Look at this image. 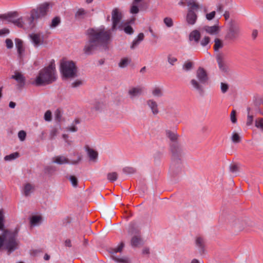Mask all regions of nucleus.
<instances>
[{
  "label": "nucleus",
  "mask_w": 263,
  "mask_h": 263,
  "mask_svg": "<svg viewBox=\"0 0 263 263\" xmlns=\"http://www.w3.org/2000/svg\"><path fill=\"white\" fill-rule=\"evenodd\" d=\"M0 20L12 23L15 27L26 31L32 30L35 26V21L30 12L21 16H18L16 11L0 14Z\"/></svg>",
  "instance_id": "f257e3e1"
},
{
  "label": "nucleus",
  "mask_w": 263,
  "mask_h": 263,
  "mask_svg": "<svg viewBox=\"0 0 263 263\" xmlns=\"http://www.w3.org/2000/svg\"><path fill=\"white\" fill-rule=\"evenodd\" d=\"M110 38V34H89L84 48V53L90 55L97 51L106 50Z\"/></svg>",
  "instance_id": "f03ea898"
},
{
  "label": "nucleus",
  "mask_w": 263,
  "mask_h": 263,
  "mask_svg": "<svg viewBox=\"0 0 263 263\" xmlns=\"http://www.w3.org/2000/svg\"><path fill=\"white\" fill-rule=\"evenodd\" d=\"M56 79L55 61L51 60L49 65L40 70L37 76L31 83L33 85L40 86L50 84L55 81Z\"/></svg>",
  "instance_id": "7ed1b4c3"
},
{
  "label": "nucleus",
  "mask_w": 263,
  "mask_h": 263,
  "mask_svg": "<svg viewBox=\"0 0 263 263\" xmlns=\"http://www.w3.org/2000/svg\"><path fill=\"white\" fill-rule=\"evenodd\" d=\"M209 80L206 71L202 67H199L196 71V78L191 80L190 83L191 88L196 91L200 97L205 96V90L203 85Z\"/></svg>",
  "instance_id": "20e7f679"
},
{
  "label": "nucleus",
  "mask_w": 263,
  "mask_h": 263,
  "mask_svg": "<svg viewBox=\"0 0 263 263\" xmlns=\"http://www.w3.org/2000/svg\"><path fill=\"white\" fill-rule=\"evenodd\" d=\"M17 232L6 230L0 236V249L3 248L8 254L18 248L19 242L16 240Z\"/></svg>",
  "instance_id": "39448f33"
},
{
  "label": "nucleus",
  "mask_w": 263,
  "mask_h": 263,
  "mask_svg": "<svg viewBox=\"0 0 263 263\" xmlns=\"http://www.w3.org/2000/svg\"><path fill=\"white\" fill-rule=\"evenodd\" d=\"M123 14L117 8H114L111 12L112 29L116 31L119 29L120 31L124 30L125 33H132L133 29L127 21H122Z\"/></svg>",
  "instance_id": "423d86ee"
},
{
  "label": "nucleus",
  "mask_w": 263,
  "mask_h": 263,
  "mask_svg": "<svg viewBox=\"0 0 263 263\" xmlns=\"http://www.w3.org/2000/svg\"><path fill=\"white\" fill-rule=\"evenodd\" d=\"M61 71L65 78H74L76 76L77 67L73 62L63 61L61 64Z\"/></svg>",
  "instance_id": "0eeeda50"
},
{
  "label": "nucleus",
  "mask_w": 263,
  "mask_h": 263,
  "mask_svg": "<svg viewBox=\"0 0 263 263\" xmlns=\"http://www.w3.org/2000/svg\"><path fill=\"white\" fill-rule=\"evenodd\" d=\"M124 247L123 242H121L117 247L109 249V252L112 254V259L118 263H130V259L126 256L119 257L115 254L118 252H121Z\"/></svg>",
  "instance_id": "6e6552de"
},
{
  "label": "nucleus",
  "mask_w": 263,
  "mask_h": 263,
  "mask_svg": "<svg viewBox=\"0 0 263 263\" xmlns=\"http://www.w3.org/2000/svg\"><path fill=\"white\" fill-rule=\"evenodd\" d=\"M49 5L47 3H44L41 5L36 9H33L30 12L33 16L34 21L44 17L47 14L48 11Z\"/></svg>",
  "instance_id": "1a4fd4ad"
},
{
  "label": "nucleus",
  "mask_w": 263,
  "mask_h": 263,
  "mask_svg": "<svg viewBox=\"0 0 263 263\" xmlns=\"http://www.w3.org/2000/svg\"><path fill=\"white\" fill-rule=\"evenodd\" d=\"M189 39L191 44H198L200 42L201 45L203 47L206 46L210 42L209 37L205 36L200 42L201 39V34H189Z\"/></svg>",
  "instance_id": "9d476101"
},
{
  "label": "nucleus",
  "mask_w": 263,
  "mask_h": 263,
  "mask_svg": "<svg viewBox=\"0 0 263 263\" xmlns=\"http://www.w3.org/2000/svg\"><path fill=\"white\" fill-rule=\"evenodd\" d=\"M81 160V157L79 156L77 160L70 161L67 158L64 156H55L52 158V162L59 164H77Z\"/></svg>",
  "instance_id": "9b49d317"
},
{
  "label": "nucleus",
  "mask_w": 263,
  "mask_h": 263,
  "mask_svg": "<svg viewBox=\"0 0 263 263\" xmlns=\"http://www.w3.org/2000/svg\"><path fill=\"white\" fill-rule=\"evenodd\" d=\"M216 61L220 70L222 72H227L229 67L224 55L222 53H218L216 55Z\"/></svg>",
  "instance_id": "f8f14e48"
},
{
  "label": "nucleus",
  "mask_w": 263,
  "mask_h": 263,
  "mask_svg": "<svg viewBox=\"0 0 263 263\" xmlns=\"http://www.w3.org/2000/svg\"><path fill=\"white\" fill-rule=\"evenodd\" d=\"M29 37L34 47L37 48L46 42L43 34H29Z\"/></svg>",
  "instance_id": "ddd939ff"
},
{
  "label": "nucleus",
  "mask_w": 263,
  "mask_h": 263,
  "mask_svg": "<svg viewBox=\"0 0 263 263\" xmlns=\"http://www.w3.org/2000/svg\"><path fill=\"white\" fill-rule=\"evenodd\" d=\"M15 43L18 58L20 60H23L25 56V49L23 42L21 40L16 39L15 40Z\"/></svg>",
  "instance_id": "4468645a"
},
{
  "label": "nucleus",
  "mask_w": 263,
  "mask_h": 263,
  "mask_svg": "<svg viewBox=\"0 0 263 263\" xmlns=\"http://www.w3.org/2000/svg\"><path fill=\"white\" fill-rule=\"evenodd\" d=\"M11 79L15 80L17 83V86L21 88L24 87L26 83L25 77L21 72L15 71L11 77Z\"/></svg>",
  "instance_id": "2eb2a0df"
},
{
  "label": "nucleus",
  "mask_w": 263,
  "mask_h": 263,
  "mask_svg": "<svg viewBox=\"0 0 263 263\" xmlns=\"http://www.w3.org/2000/svg\"><path fill=\"white\" fill-rule=\"evenodd\" d=\"M142 92V88L140 87H133L128 91V95L131 99H134L140 96Z\"/></svg>",
  "instance_id": "dca6fc26"
},
{
  "label": "nucleus",
  "mask_w": 263,
  "mask_h": 263,
  "mask_svg": "<svg viewBox=\"0 0 263 263\" xmlns=\"http://www.w3.org/2000/svg\"><path fill=\"white\" fill-rule=\"evenodd\" d=\"M85 150L88 156L89 157L90 161L93 162H97L98 157V152L88 146H86L85 147Z\"/></svg>",
  "instance_id": "f3484780"
},
{
  "label": "nucleus",
  "mask_w": 263,
  "mask_h": 263,
  "mask_svg": "<svg viewBox=\"0 0 263 263\" xmlns=\"http://www.w3.org/2000/svg\"><path fill=\"white\" fill-rule=\"evenodd\" d=\"M34 189V186L33 184L30 183H26L24 184L22 192L24 195L25 196H28L33 193Z\"/></svg>",
  "instance_id": "a211bd4d"
},
{
  "label": "nucleus",
  "mask_w": 263,
  "mask_h": 263,
  "mask_svg": "<svg viewBox=\"0 0 263 263\" xmlns=\"http://www.w3.org/2000/svg\"><path fill=\"white\" fill-rule=\"evenodd\" d=\"M146 103L154 115L158 114V106L157 103L153 99H149L147 101Z\"/></svg>",
  "instance_id": "6ab92c4d"
},
{
  "label": "nucleus",
  "mask_w": 263,
  "mask_h": 263,
  "mask_svg": "<svg viewBox=\"0 0 263 263\" xmlns=\"http://www.w3.org/2000/svg\"><path fill=\"white\" fill-rule=\"evenodd\" d=\"M88 15V12L83 8H79L75 13V18L77 20H81L85 18Z\"/></svg>",
  "instance_id": "aec40b11"
},
{
  "label": "nucleus",
  "mask_w": 263,
  "mask_h": 263,
  "mask_svg": "<svg viewBox=\"0 0 263 263\" xmlns=\"http://www.w3.org/2000/svg\"><path fill=\"white\" fill-rule=\"evenodd\" d=\"M42 222V217L40 215H33L30 219V223L31 227H34L40 226Z\"/></svg>",
  "instance_id": "412c9836"
},
{
  "label": "nucleus",
  "mask_w": 263,
  "mask_h": 263,
  "mask_svg": "<svg viewBox=\"0 0 263 263\" xmlns=\"http://www.w3.org/2000/svg\"><path fill=\"white\" fill-rule=\"evenodd\" d=\"M197 19V15L194 11L192 10H189L187 16L186 21L190 24L193 25L195 23Z\"/></svg>",
  "instance_id": "4be33fe9"
},
{
  "label": "nucleus",
  "mask_w": 263,
  "mask_h": 263,
  "mask_svg": "<svg viewBox=\"0 0 263 263\" xmlns=\"http://www.w3.org/2000/svg\"><path fill=\"white\" fill-rule=\"evenodd\" d=\"M144 39V34H138L137 37L133 41L130 46L132 49L136 48Z\"/></svg>",
  "instance_id": "5701e85b"
},
{
  "label": "nucleus",
  "mask_w": 263,
  "mask_h": 263,
  "mask_svg": "<svg viewBox=\"0 0 263 263\" xmlns=\"http://www.w3.org/2000/svg\"><path fill=\"white\" fill-rule=\"evenodd\" d=\"M196 246L198 248L200 253L204 252V241L203 238L198 237L196 239Z\"/></svg>",
  "instance_id": "b1692460"
},
{
  "label": "nucleus",
  "mask_w": 263,
  "mask_h": 263,
  "mask_svg": "<svg viewBox=\"0 0 263 263\" xmlns=\"http://www.w3.org/2000/svg\"><path fill=\"white\" fill-rule=\"evenodd\" d=\"M131 61V59L129 58H123L121 59L118 64V66L121 68H125L130 63Z\"/></svg>",
  "instance_id": "393cba45"
},
{
  "label": "nucleus",
  "mask_w": 263,
  "mask_h": 263,
  "mask_svg": "<svg viewBox=\"0 0 263 263\" xmlns=\"http://www.w3.org/2000/svg\"><path fill=\"white\" fill-rule=\"evenodd\" d=\"M241 31L240 26L237 23H232L230 24L229 26L230 33H237Z\"/></svg>",
  "instance_id": "a878e982"
},
{
  "label": "nucleus",
  "mask_w": 263,
  "mask_h": 263,
  "mask_svg": "<svg viewBox=\"0 0 263 263\" xmlns=\"http://www.w3.org/2000/svg\"><path fill=\"white\" fill-rule=\"evenodd\" d=\"M139 6L140 4L134 1L130 7V13L133 14H137L139 11Z\"/></svg>",
  "instance_id": "bb28decb"
},
{
  "label": "nucleus",
  "mask_w": 263,
  "mask_h": 263,
  "mask_svg": "<svg viewBox=\"0 0 263 263\" xmlns=\"http://www.w3.org/2000/svg\"><path fill=\"white\" fill-rule=\"evenodd\" d=\"M204 29L206 33H217L220 31L219 27L216 25L213 26H206Z\"/></svg>",
  "instance_id": "cd10ccee"
},
{
  "label": "nucleus",
  "mask_w": 263,
  "mask_h": 263,
  "mask_svg": "<svg viewBox=\"0 0 263 263\" xmlns=\"http://www.w3.org/2000/svg\"><path fill=\"white\" fill-rule=\"evenodd\" d=\"M152 93L154 97L160 98L163 95L162 89L161 88L155 87L152 89Z\"/></svg>",
  "instance_id": "c85d7f7f"
},
{
  "label": "nucleus",
  "mask_w": 263,
  "mask_h": 263,
  "mask_svg": "<svg viewBox=\"0 0 263 263\" xmlns=\"http://www.w3.org/2000/svg\"><path fill=\"white\" fill-rule=\"evenodd\" d=\"M142 243V239L140 236H135L131 239V245L133 247H137Z\"/></svg>",
  "instance_id": "c756f323"
},
{
  "label": "nucleus",
  "mask_w": 263,
  "mask_h": 263,
  "mask_svg": "<svg viewBox=\"0 0 263 263\" xmlns=\"http://www.w3.org/2000/svg\"><path fill=\"white\" fill-rule=\"evenodd\" d=\"M187 6L190 7L189 10H192L194 11L198 9L199 6L196 3L195 0H186Z\"/></svg>",
  "instance_id": "7c9ffc66"
},
{
  "label": "nucleus",
  "mask_w": 263,
  "mask_h": 263,
  "mask_svg": "<svg viewBox=\"0 0 263 263\" xmlns=\"http://www.w3.org/2000/svg\"><path fill=\"white\" fill-rule=\"evenodd\" d=\"M254 101L257 105L263 104V96L257 95L254 97ZM259 114L263 116V111H259Z\"/></svg>",
  "instance_id": "2f4dec72"
},
{
  "label": "nucleus",
  "mask_w": 263,
  "mask_h": 263,
  "mask_svg": "<svg viewBox=\"0 0 263 263\" xmlns=\"http://www.w3.org/2000/svg\"><path fill=\"white\" fill-rule=\"evenodd\" d=\"M18 156L19 154L17 152H15L6 156L4 157V160L7 161H11L18 158Z\"/></svg>",
  "instance_id": "473e14b6"
},
{
  "label": "nucleus",
  "mask_w": 263,
  "mask_h": 263,
  "mask_svg": "<svg viewBox=\"0 0 263 263\" xmlns=\"http://www.w3.org/2000/svg\"><path fill=\"white\" fill-rule=\"evenodd\" d=\"M167 137L172 141H175L177 140V136L175 132H172L170 130L166 132Z\"/></svg>",
  "instance_id": "72a5a7b5"
},
{
  "label": "nucleus",
  "mask_w": 263,
  "mask_h": 263,
  "mask_svg": "<svg viewBox=\"0 0 263 263\" xmlns=\"http://www.w3.org/2000/svg\"><path fill=\"white\" fill-rule=\"evenodd\" d=\"M75 124H72L71 126H69L66 128L67 130L68 131L71 132H76L78 130V128L76 126V124H78L80 123L79 120L75 119L74 121Z\"/></svg>",
  "instance_id": "f704fd0d"
},
{
  "label": "nucleus",
  "mask_w": 263,
  "mask_h": 263,
  "mask_svg": "<svg viewBox=\"0 0 263 263\" xmlns=\"http://www.w3.org/2000/svg\"><path fill=\"white\" fill-rule=\"evenodd\" d=\"M107 179L110 182H114L118 178V174L116 172L109 173L107 176Z\"/></svg>",
  "instance_id": "c9c22d12"
},
{
  "label": "nucleus",
  "mask_w": 263,
  "mask_h": 263,
  "mask_svg": "<svg viewBox=\"0 0 263 263\" xmlns=\"http://www.w3.org/2000/svg\"><path fill=\"white\" fill-rule=\"evenodd\" d=\"M89 33H106L105 32V27L103 26H100L98 28H91L89 30Z\"/></svg>",
  "instance_id": "e433bc0d"
},
{
  "label": "nucleus",
  "mask_w": 263,
  "mask_h": 263,
  "mask_svg": "<svg viewBox=\"0 0 263 263\" xmlns=\"http://www.w3.org/2000/svg\"><path fill=\"white\" fill-rule=\"evenodd\" d=\"M255 126L263 131V118H258L255 122Z\"/></svg>",
  "instance_id": "4c0bfd02"
},
{
  "label": "nucleus",
  "mask_w": 263,
  "mask_h": 263,
  "mask_svg": "<svg viewBox=\"0 0 263 263\" xmlns=\"http://www.w3.org/2000/svg\"><path fill=\"white\" fill-rule=\"evenodd\" d=\"M223 47V43L222 41L219 39L215 40L214 49L215 51H218L219 49Z\"/></svg>",
  "instance_id": "58836bf2"
},
{
  "label": "nucleus",
  "mask_w": 263,
  "mask_h": 263,
  "mask_svg": "<svg viewBox=\"0 0 263 263\" xmlns=\"http://www.w3.org/2000/svg\"><path fill=\"white\" fill-rule=\"evenodd\" d=\"M248 110V116H247V122L246 125L248 126H250L252 125L253 122V116L252 115H251L249 114V111L250 110V108L248 107L247 108Z\"/></svg>",
  "instance_id": "ea45409f"
},
{
  "label": "nucleus",
  "mask_w": 263,
  "mask_h": 263,
  "mask_svg": "<svg viewBox=\"0 0 263 263\" xmlns=\"http://www.w3.org/2000/svg\"><path fill=\"white\" fill-rule=\"evenodd\" d=\"M136 169L132 167L127 166L123 168V173L128 175L133 174L136 172Z\"/></svg>",
  "instance_id": "a19ab883"
},
{
  "label": "nucleus",
  "mask_w": 263,
  "mask_h": 263,
  "mask_svg": "<svg viewBox=\"0 0 263 263\" xmlns=\"http://www.w3.org/2000/svg\"><path fill=\"white\" fill-rule=\"evenodd\" d=\"M4 213L3 209L0 210V230H3L4 227Z\"/></svg>",
  "instance_id": "79ce46f5"
},
{
  "label": "nucleus",
  "mask_w": 263,
  "mask_h": 263,
  "mask_svg": "<svg viewBox=\"0 0 263 263\" xmlns=\"http://www.w3.org/2000/svg\"><path fill=\"white\" fill-rule=\"evenodd\" d=\"M193 68V63L191 62H186L183 65L182 68L186 71H190Z\"/></svg>",
  "instance_id": "37998d69"
},
{
  "label": "nucleus",
  "mask_w": 263,
  "mask_h": 263,
  "mask_svg": "<svg viewBox=\"0 0 263 263\" xmlns=\"http://www.w3.org/2000/svg\"><path fill=\"white\" fill-rule=\"evenodd\" d=\"M60 23V18L59 17H55L53 18L51 21V24L50 25L51 28L56 27Z\"/></svg>",
  "instance_id": "c03bdc74"
},
{
  "label": "nucleus",
  "mask_w": 263,
  "mask_h": 263,
  "mask_svg": "<svg viewBox=\"0 0 263 263\" xmlns=\"http://www.w3.org/2000/svg\"><path fill=\"white\" fill-rule=\"evenodd\" d=\"M177 61V59L172 54H168L167 56V62L171 65H174Z\"/></svg>",
  "instance_id": "a18cd8bd"
},
{
  "label": "nucleus",
  "mask_w": 263,
  "mask_h": 263,
  "mask_svg": "<svg viewBox=\"0 0 263 263\" xmlns=\"http://www.w3.org/2000/svg\"><path fill=\"white\" fill-rule=\"evenodd\" d=\"M84 84V81L81 80H77L71 83V87L73 88H77L82 86Z\"/></svg>",
  "instance_id": "49530a36"
},
{
  "label": "nucleus",
  "mask_w": 263,
  "mask_h": 263,
  "mask_svg": "<svg viewBox=\"0 0 263 263\" xmlns=\"http://www.w3.org/2000/svg\"><path fill=\"white\" fill-rule=\"evenodd\" d=\"M229 88V86L228 84L221 82L220 84V89L223 93L227 92Z\"/></svg>",
  "instance_id": "de8ad7c7"
},
{
  "label": "nucleus",
  "mask_w": 263,
  "mask_h": 263,
  "mask_svg": "<svg viewBox=\"0 0 263 263\" xmlns=\"http://www.w3.org/2000/svg\"><path fill=\"white\" fill-rule=\"evenodd\" d=\"M163 21L165 25L168 27H172L173 25V20L170 17H167L164 18Z\"/></svg>",
  "instance_id": "09e8293b"
},
{
  "label": "nucleus",
  "mask_w": 263,
  "mask_h": 263,
  "mask_svg": "<svg viewBox=\"0 0 263 263\" xmlns=\"http://www.w3.org/2000/svg\"><path fill=\"white\" fill-rule=\"evenodd\" d=\"M52 114L50 110H47L45 112L44 114V120L46 121L49 122L51 120Z\"/></svg>",
  "instance_id": "8fccbe9b"
},
{
  "label": "nucleus",
  "mask_w": 263,
  "mask_h": 263,
  "mask_svg": "<svg viewBox=\"0 0 263 263\" xmlns=\"http://www.w3.org/2000/svg\"><path fill=\"white\" fill-rule=\"evenodd\" d=\"M26 137V133L24 130H21L18 133V137L20 141H24Z\"/></svg>",
  "instance_id": "3c124183"
},
{
  "label": "nucleus",
  "mask_w": 263,
  "mask_h": 263,
  "mask_svg": "<svg viewBox=\"0 0 263 263\" xmlns=\"http://www.w3.org/2000/svg\"><path fill=\"white\" fill-rule=\"evenodd\" d=\"M232 140L234 143H239L240 141V139L238 134L237 133H234L232 137Z\"/></svg>",
  "instance_id": "603ef678"
},
{
  "label": "nucleus",
  "mask_w": 263,
  "mask_h": 263,
  "mask_svg": "<svg viewBox=\"0 0 263 263\" xmlns=\"http://www.w3.org/2000/svg\"><path fill=\"white\" fill-rule=\"evenodd\" d=\"M6 46L8 49H12L13 47V43L10 39H7L5 40Z\"/></svg>",
  "instance_id": "864d4df0"
},
{
  "label": "nucleus",
  "mask_w": 263,
  "mask_h": 263,
  "mask_svg": "<svg viewBox=\"0 0 263 263\" xmlns=\"http://www.w3.org/2000/svg\"><path fill=\"white\" fill-rule=\"evenodd\" d=\"M69 180L73 186L76 187L77 186L78 180L76 177L74 176H70L69 177Z\"/></svg>",
  "instance_id": "5fc2aeb1"
},
{
  "label": "nucleus",
  "mask_w": 263,
  "mask_h": 263,
  "mask_svg": "<svg viewBox=\"0 0 263 263\" xmlns=\"http://www.w3.org/2000/svg\"><path fill=\"white\" fill-rule=\"evenodd\" d=\"M237 38L236 34H227L226 39L229 41H232Z\"/></svg>",
  "instance_id": "6e6d98bb"
},
{
  "label": "nucleus",
  "mask_w": 263,
  "mask_h": 263,
  "mask_svg": "<svg viewBox=\"0 0 263 263\" xmlns=\"http://www.w3.org/2000/svg\"><path fill=\"white\" fill-rule=\"evenodd\" d=\"M230 117L231 122L233 123H235L237 121V119L236 118V111L234 110L232 111Z\"/></svg>",
  "instance_id": "4d7b16f0"
},
{
  "label": "nucleus",
  "mask_w": 263,
  "mask_h": 263,
  "mask_svg": "<svg viewBox=\"0 0 263 263\" xmlns=\"http://www.w3.org/2000/svg\"><path fill=\"white\" fill-rule=\"evenodd\" d=\"M230 170L232 173H236L238 170V167L236 164H231L230 166Z\"/></svg>",
  "instance_id": "13d9d810"
},
{
  "label": "nucleus",
  "mask_w": 263,
  "mask_h": 263,
  "mask_svg": "<svg viewBox=\"0 0 263 263\" xmlns=\"http://www.w3.org/2000/svg\"><path fill=\"white\" fill-rule=\"evenodd\" d=\"M215 14V11H212L209 13H207L206 14V18L209 21H211L214 18Z\"/></svg>",
  "instance_id": "bf43d9fd"
},
{
  "label": "nucleus",
  "mask_w": 263,
  "mask_h": 263,
  "mask_svg": "<svg viewBox=\"0 0 263 263\" xmlns=\"http://www.w3.org/2000/svg\"><path fill=\"white\" fill-rule=\"evenodd\" d=\"M61 112L59 110H57L55 112V119L57 121H60L61 118Z\"/></svg>",
  "instance_id": "052dcab7"
},
{
  "label": "nucleus",
  "mask_w": 263,
  "mask_h": 263,
  "mask_svg": "<svg viewBox=\"0 0 263 263\" xmlns=\"http://www.w3.org/2000/svg\"><path fill=\"white\" fill-rule=\"evenodd\" d=\"M150 253L149 249L148 248H144L142 250V253L144 255H148Z\"/></svg>",
  "instance_id": "680f3d73"
},
{
  "label": "nucleus",
  "mask_w": 263,
  "mask_h": 263,
  "mask_svg": "<svg viewBox=\"0 0 263 263\" xmlns=\"http://www.w3.org/2000/svg\"><path fill=\"white\" fill-rule=\"evenodd\" d=\"M10 30L7 28H4L0 29V33H9Z\"/></svg>",
  "instance_id": "e2e57ef3"
},
{
  "label": "nucleus",
  "mask_w": 263,
  "mask_h": 263,
  "mask_svg": "<svg viewBox=\"0 0 263 263\" xmlns=\"http://www.w3.org/2000/svg\"><path fill=\"white\" fill-rule=\"evenodd\" d=\"M65 245L66 247H70L71 246L70 240L69 239H66L65 241Z\"/></svg>",
  "instance_id": "0e129e2a"
},
{
  "label": "nucleus",
  "mask_w": 263,
  "mask_h": 263,
  "mask_svg": "<svg viewBox=\"0 0 263 263\" xmlns=\"http://www.w3.org/2000/svg\"><path fill=\"white\" fill-rule=\"evenodd\" d=\"M16 106V104L15 103L13 102H10L9 103V107L11 108H14Z\"/></svg>",
  "instance_id": "69168bd1"
},
{
  "label": "nucleus",
  "mask_w": 263,
  "mask_h": 263,
  "mask_svg": "<svg viewBox=\"0 0 263 263\" xmlns=\"http://www.w3.org/2000/svg\"><path fill=\"white\" fill-rule=\"evenodd\" d=\"M172 152L174 155V156L176 155V153L177 152V150H175L174 148H172Z\"/></svg>",
  "instance_id": "338daca9"
},
{
  "label": "nucleus",
  "mask_w": 263,
  "mask_h": 263,
  "mask_svg": "<svg viewBox=\"0 0 263 263\" xmlns=\"http://www.w3.org/2000/svg\"><path fill=\"white\" fill-rule=\"evenodd\" d=\"M191 263H199V262L197 259H194L192 260Z\"/></svg>",
  "instance_id": "774afa93"
}]
</instances>
